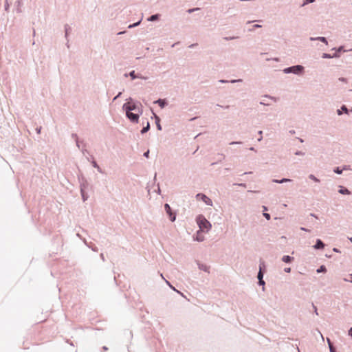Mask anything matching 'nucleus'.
Masks as SVG:
<instances>
[{
  "label": "nucleus",
  "mask_w": 352,
  "mask_h": 352,
  "mask_svg": "<svg viewBox=\"0 0 352 352\" xmlns=\"http://www.w3.org/2000/svg\"><path fill=\"white\" fill-rule=\"evenodd\" d=\"M126 102L122 105V109L124 111H133L139 112L140 109H142V105L140 102L134 100L132 98L129 97L126 100Z\"/></svg>",
  "instance_id": "obj_1"
},
{
  "label": "nucleus",
  "mask_w": 352,
  "mask_h": 352,
  "mask_svg": "<svg viewBox=\"0 0 352 352\" xmlns=\"http://www.w3.org/2000/svg\"><path fill=\"white\" fill-rule=\"evenodd\" d=\"M196 221L201 232H208L212 228L210 222L203 214H199Z\"/></svg>",
  "instance_id": "obj_2"
},
{
  "label": "nucleus",
  "mask_w": 352,
  "mask_h": 352,
  "mask_svg": "<svg viewBox=\"0 0 352 352\" xmlns=\"http://www.w3.org/2000/svg\"><path fill=\"white\" fill-rule=\"evenodd\" d=\"M283 71L285 74H294L296 75H302L305 72V67L301 65H296L286 67Z\"/></svg>",
  "instance_id": "obj_3"
},
{
  "label": "nucleus",
  "mask_w": 352,
  "mask_h": 352,
  "mask_svg": "<svg viewBox=\"0 0 352 352\" xmlns=\"http://www.w3.org/2000/svg\"><path fill=\"white\" fill-rule=\"evenodd\" d=\"M126 117L133 123H138L140 116L143 113V109H140L139 112L133 113L132 111H125Z\"/></svg>",
  "instance_id": "obj_4"
},
{
  "label": "nucleus",
  "mask_w": 352,
  "mask_h": 352,
  "mask_svg": "<svg viewBox=\"0 0 352 352\" xmlns=\"http://www.w3.org/2000/svg\"><path fill=\"white\" fill-rule=\"evenodd\" d=\"M164 210L166 214L168 215L169 219L171 222H174L176 219V212H174L168 204H164Z\"/></svg>",
  "instance_id": "obj_5"
},
{
  "label": "nucleus",
  "mask_w": 352,
  "mask_h": 352,
  "mask_svg": "<svg viewBox=\"0 0 352 352\" xmlns=\"http://www.w3.org/2000/svg\"><path fill=\"white\" fill-rule=\"evenodd\" d=\"M196 199L198 200H201L207 206H212V200L208 197H207L205 194L197 193L196 195Z\"/></svg>",
  "instance_id": "obj_6"
},
{
  "label": "nucleus",
  "mask_w": 352,
  "mask_h": 352,
  "mask_svg": "<svg viewBox=\"0 0 352 352\" xmlns=\"http://www.w3.org/2000/svg\"><path fill=\"white\" fill-rule=\"evenodd\" d=\"M78 180L80 182V191H86L89 187V183L83 176H79Z\"/></svg>",
  "instance_id": "obj_7"
},
{
  "label": "nucleus",
  "mask_w": 352,
  "mask_h": 352,
  "mask_svg": "<svg viewBox=\"0 0 352 352\" xmlns=\"http://www.w3.org/2000/svg\"><path fill=\"white\" fill-rule=\"evenodd\" d=\"M326 244L320 239H317L316 243L313 245V248L317 250H323Z\"/></svg>",
  "instance_id": "obj_8"
},
{
  "label": "nucleus",
  "mask_w": 352,
  "mask_h": 352,
  "mask_svg": "<svg viewBox=\"0 0 352 352\" xmlns=\"http://www.w3.org/2000/svg\"><path fill=\"white\" fill-rule=\"evenodd\" d=\"M352 111V109L349 110L345 104H342L340 109H337L336 112L338 116H341L342 113L349 114Z\"/></svg>",
  "instance_id": "obj_9"
},
{
  "label": "nucleus",
  "mask_w": 352,
  "mask_h": 352,
  "mask_svg": "<svg viewBox=\"0 0 352 352\" xmlns=\"http://www.w3.org/2000/svg\"><path fill=\"white\" fill-rule=\"evenodd\" d=\"M154 103L157 104L159 107L162 109L164 108L168 105V101L166 99L159 98L154 102Z\"/></svg>",
  "instance_id": "obj_10"
},
{
  "label": "nucleus",
  "mask_w": 352,
  "mask_h": 352,
  "mask_svg": "<svg viewBox=\"0 0 352 352\" xmlns=\"http://www.w3.org/2000/svg\"><path fill=\"white\" fill-rule=\"evenodd\" d=\"M340 55L338 53H334L333 54H330L328 53H323L322 55V58H339Z\"/></svg>",
  "instance_id": "obj_11"
},
{
  "label": "nucleus",
  "mask_w": 352,
  "mask_h": 352,
  "mask_svg": "<svg viewBox=\"0 0 352 352\" xmlns=\"http://www.w3.org/2000/svg\"><path fill=\"white\" fill-rule=\"evenodd\" d=\"M258 272H262L265 273L266 272V265L263 259H260L259 261V266H258Z\"/></svg>",
  "instance_id": "obj_12"
},
{
  "label": "nucleus",
  "mask_w": 352,
  "mask_h": 352,
  "mask_svg": "<svg viewBox=\"0 0 352 352\" xmlns=\"http://www.w3.org/2000/svg\"><path fill=\"white\" fill-rule=\"evenodd\" d=\"M83 242L90 249H91L92 251L94 252H98V248L95 245V244H93L92 243H88L86 241L85 239H83Z\"/></svg>",
  "instance_id": "obj_13"
},
{
  "label": "nucleus",
  "mask_w": 352,
  "mask_h": 352,
  "mask_svg": "<svg viewBox=\"0 0 352 352\" xmlns=\"http://www.w3.org/2000/svg\"><path fill=\"white\" fill-rule=\"evenodd\" d=\"M197 265H198V268L200 270H202L204 272H208V273L210 272H209V267L208 265H206V264L197 262Z\"/></svg>",
  "instance_id": "obj_14"
},
{
  "label": "nucleus",
  "mask_w": 352,
  "mask_h": 352,
  "mask_svg": "<svg viewBox=\"0 0 352 352\" xmlns=\"http://www.w3.org/2000/svg\"><path fill=\"white\" fill-rule=\"evenodd\" d=\"M129 76L131 77V80H135L136 78H144V77H142L140 74H135V72L134 70L130 72L129 73Z\"/></svg>",
  "instance_id": "obj_15"
},
{
  "label": "nucleus",
  "mask_w": 352,
  "mask_h": 352,
  "mask_svg": "<svg viewBox=\"0 0 352 352\" xmlns=\"http://www.w3.org/2000/svg\"><path fill=\"white\" fill-rule=\"evenodd\" d=\"M90 157H91V163L92 164V166L97 168L98 171L100 173H103V171L102 170V168L98 166V164H97V162L94 160V157L93 155H91Z\"/></svg>",
  "instance_id": "obj_16"
},
{
  "label": "nucleus",
  "mask_w": 352,
  "mask_h": 352,
  "mask_svg": "<svg viewBox=\"0 0 352 352\" xmlns=\"http://www.w3.org/2000/svg\"><path fill=\"white\" fill-rule=\"evenodd\" d=\"M311 41H320L326 45L328 44V41L326 37L324 36H318V37H310Z\"/></svg>",
  "instance_id": "obj_17"
},
{
  "label": "nucleus",
  "mask_w": 352,
  "mask_h": 352,
  "mask_svg": "<svg viewBox=\"0 0 352 352\" xmlns=\"http://www.w3.org/2000/svg\"><path fill=\"white\" fill-rule=\"evenodd\" d=\"M294 258L289 255H285L282 257L281 260L283 262L286 263H290L294 261Z\"/></svg>",
  "instance_id": "obj_18"
},
{
  "label": "nucleus",
  "mask_w": 352,
  "mask_h": 352,
  "mask_svg": "<svg viewBox=\"0 0 352 352\" xmlns=\"http://www.w3.org/2000/svg\"><path fill=\"white\" fill-rule=\"evenodd\" d=\"M332 50H335L336 51L335 53H338L340 55L341 52H347V51H352V49L349 50H344V46L341 45V46H339L338 47H333V48H332Z\"/></svg>",
  "instance_id": "obj_19"
},
{
  "label": "nucleus",
  "mask_w": 352,
  "mask_h": 352,
  "mask_svg": "<svg viewBox=\"0 0 352 352\" xmlns=\"http://www.w3.org/2000/svg\"><path fill=\"white\" fill-rule=\"evenodd\" d=\"M153 115L155 116V124H156L157 129L159 130V131H162V126L160 124V117L156 116L154 113H153Z\"/></svg>",
  "instance_id": "obj_20"
},
{
  "label": "nucleus",
  "mask_w": 352,
  "mask_h": 352,
  "mask_svg": "<svg viewBox=\"0 0 352 352\" xmlns=\"http://www.w3.org/2000/svg\"><path fill=\"white\" fill-rule=\"evenodd\" d=\"M292 182V179H288V178H283L281 179H272V182L276 183V184H283L285 182Z\"/></svg>",
  "instance_id": "obj_21"
},
{
  "label": "nucleus",
  "mask_w": 352,
  "mask_h": 352,
  "mask_svg": "<svg viewBox=\"0 0 352 352\" xmlns=\"http://www.w3.org/2000/svg\"><path fill=\"white\" fill-rule=\"evenodd\" d=\"M160 16L161 15L160 14H152L147 19V20L148 21H156L160 19Z\"/></svg>",
  "instance_id": "obj_22"
},
{
  "label": "nucleus",
  "mask_w": 352,
  "mask_h": 352,
  "mask_svg": "<svg viewBox=\"0 0 352 352\" xmlns=\"http://www.w3.org/2000/svg\"><path fill=\"white\" fill-rule=\"evenodd\" d=\"M340 189L338 190L339 193L342 195H350L351 192L345 187L340 186Z\"/></svg>",
  "instance_id": "obj_23"
},
{
  "label": "nucleus",
  "mask_w": 352,
  "mask_h": 352,
  "mask_svg": "<svg viewBox=\"0 0 352 352\" xmlns=\"http://www.w3.org/2000/svg\"><path fill=\"white\" fill-rule=\"evenodd\" d=\"M64 28H65V37L66 39H67L69 34L72 31V28L70 27L69 25L65 24L64 26Z\"/></svg>",
  "instance_id": "obj_24"
},
{
  "label": "nucleus",
  "mask_w": 352,
  "mask_h": 352,
  "mask_svg": "<svg viewBox=\"0 0 352 352\" xmlns=\"http://www.w3.org/2000/svg\"><path fill=\"white\" fill-rule=\"evenodd\" d=\"M22 1L23 0H16L15 2V6L16 7V11L17 13L21 12V6H22Z\"/></svg>",
  "instance_id": "obj_25"
},
{
  "label": "nucleus",
  "mask_w": 352,
  "mask_h": 352,
  "mask_svg": "<svg viewBox=\"0 0 352 352\" xmlns=\"http://www.w3.org/2000/svg\"><path fill=\"white\" fill-rule=\"evenodd\" d=\"M150 128H151V126H150V123H149V122H148V121H147V122H146V126H144V127L142 129V130H141L140 133H141L142 134H144V133H147V132L149 131Z\"/></svg>",
  "instance_id": "obj_26"
},
{
  "label": "nucleus",
  "mask_w": 352,
  "mask_h": 352,
  "mask_svg": "<svg viewBox=\"0 0 352 352\" xmlns=\"http://www.w3.org/2000/svg\"><path fill=\"white\" fill-rule=\"evenodd\" d=\"M327 343L329 345L330 352H336V349L333 346V343L331 342V340L329 338H327Z\"/></svg>",
  "instance_id": "obj_27"
},
{
  "label": "nucleus",
  "mask_w": 352,
  "mask_h": 352,
  "mask_svg": "<svg viewBox=\"0 0 352 352\" xmlns=\"http://www.w3.org/2000/svg\"><path fill=\"white\" fill-rule=\"evenodd\" d=\"M316 272L317 273H325L327 272V268L324 265H320L317 270H316Z\"/></svg>",
  "instance_id": "obj_28"
},
{
  "label": "nucleus",
  "mask_w": 352,
  "mask_h": 352,
  "mask_svg": "<svg viewBox=\"0 0 352 352\" xmlns=\"http://www.w3.org/2000/svg\"><path fill=\"white\" fill-rule=\"evenodd\" d=\"M80 194L83 201H85L88 199L89 195L86 191H80Z\"/></svg>",
  "instance_id": "obj_29"
},
{
  "label": "nucleus",
  "mask_w": 352,
  "mask_h": 352,
  "mask_svg": "<svg viewBox=\"0 0 352 352\" xmlns=\"http://www.w3.org/2000/svg\"><path fill=\"white\" fill-rule=\"evenodd\" d=\"M141 21H142V19H140L138 21H137V22H135V23H132V24H130V25L128 26V28H129V29H132V28H135V27H138V26L140 24Z\"/></svg>",
  "instance_id": "obj_30"
},
{
  "label": "nucleus",
  "mask_w": 352,
  "mask_h": 352,
  "mask_svg": "<svg viewBox=\"0 0 352 352\" xmlns=\"http://www.w3.org/2000/svg\"><path fill=\"white\" fill-rule=\"evenodd\" d=\"M333 172L338 175H341L343 172V169H342L339 166H337L333 168Z\"/></svg>",
  "instance_id": "obj_31"
},
{
  "label": "nucleus",
  "mask_w": 352,
  "mask_h": 352,
  "mask_svg": "<svg viewBox=\"0 0 352 352\" xmlns=\"http://www.w3.org/2000/svg\"><path fill=\"white\" fill-rule=\"evenodd\" d=\"M309 178L310 179L313 180V181H314V182H318H318H320V179H318V178H317L314 175H313V174H310V175H309Z\"/></svg>",
  "instance_id": "obj_32"
},
{
  "label": "nucleus",
  "mask_w": 352,
  "mask_h": 352,
  "mask_svg": "<svg viewBox=\"0 0 352 352\" xmlns=\"http://www.w3.org/2000/svg\"><path fill=\"white\" fill-rule=\"evenodd\" d=\"M200 10H201L200 8H190V9L187 10L186 12L189 14H191V13H193L194 12L198 11Z\"/></svg>",
  "instance_id": "obj_33"
},
{
  "label": "nucleus",
  "mask_w": 352,
  "mask_h": 352,
  "mask_svg": "<svg viewBox=\"0 0 352 352\" xmlns=\"http://www.w3.org/2000/svg\"><path fill=\"white\" fill-rule=\"evenodd\" d=\"M316 0H304L303 1V3L301 4V6L303 7L309 3H314L315 2Z\"/></svg>",
  "instance_id": "obj_34"
},
{
  "label": "nucleus",
  "mask_w": 352,
  "mask_h": 352,
  "mask_svg": "<svg viewBox=\"0 0 352 352\" xmlns=\"http://www.w3.org/2000/svg\"><path fill=\"white\" fill-rule=\"evenodd\" d=\"M76 142V146L80 148V144H82L83 146H85V144L83 142V141H80L79 139H77L76 140H75Z\"/></svg>",
  "instance_id": "obj_35"
},
{
  "label": "nucleus",
  "mask_w": 352,
  "mask_h": 352,
  "mask_svg": "<svg viewBox=\"0 0 352 352\" xmlns=\"http://www.w3.org/2000/svg\"><path fill=\"white\" fill-rule=\"evenodd\" d=\"M262 26L261 25H258V24H255L251 28H250L248 30L249 32H253L255 29L256 28H261Z\"/></svg>",
  "instance_id": "obj_36"
},
{
  "label": "nucleus",
  "mask_w": 352,
  "mask_h": 352,
  "mask_svg": "<svg viewBox=\"0 0 352 352\" xmlns=\"http://www.w3.org/2000/svg\"><path fill=\"white\" fill-rule=\"evenodd\" d=\"M4 8H5V10L6 12H9V9H10V4L8 1V0H6L5 1V4H4Z\"/></svg>",
  "instance_id": "obj_37"
},
{
  "label": "nucleus",
  "mask_w": 352,
  "mask_h": 352,
  "mask_svg": "<svg viewBox=\"0 0 352 352\" xmlns=\"http://www.w3.org/2000/svg\"><path fill=\"white\" fill-rule=\"evenodd\" d=\"M264 274L265 273H263L262 272H258V274H257V278H258V280L263 279Z\"/></svg>",
  "instance_id": "obj_38"
},
{
  "label": "nucleus",
  "mask_w": 352,
  "mask_h": 352,
  "mask_svg": "<svg viewBox=\"0 0 352 352\" xmlns=\"http://www.w3.org/2000/svg\"><path fill=\"white\" fill-rule=\"evenodd\" d=\"M263 215L267 220H270L271 219V215L267 212H263Z\"/></svg>",
  "instance_id": "obj_39"
},
{
  "label": "nucleus",
  "mask_w": 352,
  "mask_h": 352,
  "mask_svg": "<svg viewBox=\"0 0 352 352\" xmlns=\"http://www.w3.org/2000/svg\"><path fill=\"white\" fill-rule=\"evenodd\" d=\"M237 36H229V37H224L223 39L226 41H231L237 38Z\"/></svg>",
  "instance_id": "obj_40"
},
{
  "label": "nucleus",
  "mask_w": 352,
  "mask_h": 352,
  "mask_svg": "<svg viewBox=\"0 0 352 352\" xmlns=\"http://www.w3.org/2000/svg\"><path fill=\"white\" fill-rule=\"evenodd\" d=\"M294 154H295L296 155H300V156H303V155H305V153L304 152H302V151H296V152H295V153H294Z\"/></svg>",
  "instance_id": "obj_41"
},
{
  "label": "nucleus",
  "mask_w": 352,
  "mask_h": 352,
  "mask_svg": "<svg viewBox=\"0 0 352 352\" xmlns=\"http://www.w3.org/2000/svg\"><path fill=\"white\" fill-rule=\"evenodd\" d=\"M242 82V79H234V80H229V82H230V83H235V82Z\"/></svg>",
  "instance_id": "obj_42"
},
{
  "label": "nucleus",
  "mask_w": 352,
  "mask_h": 352,
  "mask_svg": "<svg viewBox=\"0 0 352 352\" xmlns=\"http://www.w3.org/2000/svg\"><path fill=\"white\" fill-rule=\"evenodd\" d=\"M258 280V284L259 285H261V286H264L265 285V282L263 280V279H261V280L260 279V280Z\"/></svg>",
  "instance_id": "obj_43"
},
{
  "label": "nucleus",
  "mask_w": 352,
  "mask_h": 352,
  "mask_svg": "<svg viewBox=\"0 0 352 352\" xmlns=\"http://www.w3.org/2000/svg\"><path fill=\"white\" fill-rule=\"evenodd\" d=\"M264 97H265V98H270V99L273 100L274 102H276V101H277V98H275V97H272V96H269V95H265V96H264Z\"/></svg>",
  "instance_id": "obj_44"
},
{
  "label": "nucleus",
  "mask_w": 352,
  "mask_h": 352,
  "mask_svg": "<svg viewBox=\"0 0 352 352\" xmlns=\"http://www.w3.org/2000/svg\"><path fill=\"white\" fill-rule=\"evenodd\" d=\"M258 135H261V137H260L259 138H258V140H258V142H261V141L262 140V139H263V137H262V135H263V131H258Z\"/></svg>",
  "instance_id": "obj_45"
},
{
  "label": "nucleus",
  "mask_w": 352,
  "mask_h": 352,
  "mask_svg": "<svg viewBox=\"0 0 352 352\" xmlns=\"http://www.w3.org/2000/svg\"><path fill=\"white\" fill-rule=\"evenodd\" d=\"M149 150H147L146 152L144 153L143 156L146 158L149 157Z\"/></svg>",
  "instance_id": "obj_46"
},
{
  "label": "nucleus",
  "mask_w": 352,
  "mask_h": 352,
  "mask_svg": "<svg viewBox=\"0 0 352 352\" xmlns=\"http://www.w3.org/2000/svg\"><path fill=\"white\" fill-rule=\"evenodd\" d=\"M312 307H313L314 310V314L318 316V312L317 307L314 305V303H312Z\"/></svg>",
  "instance_id": "obj_47"
},
{
  "label": "nucleus",
  "mask_w": 352,
  "mask_h": 352,
  "mask_svg": "<svg viewBox=\"0 0 352 352\" xmlns=\"http://www.w3.org/2000/svg\"><path fill=\"white\" fill-rule=\"evenodd\" d=\"M122 95V92H119L113 99V101H115L116 100H117L118 98H120Z\"/></svg>",
  "instance_id": "obj_48"
},
{
  "label": "nucleus",
  "mask_w": 352,
  "mask_h": 352,
  "mask_svg": "<svg viewBox=\"0 0 352 352\" xmlns=\"http://www.w3.org/2000/svg\"><path fill=\"white\" fill-rule=\"evenodd\" d=\"M242 144V142H239H239H236H236H235V141H234V142H231L230 143V145H234V144Z\"/></svg>",
  "instance_id": "obj_49"
},
{
  "label": "nucleus",
  "mask_w": 352,
  "mask_h": 352,
  "mask_svg": "<svg viewBox=\"0 0 352 352\" xmlns=\"http://www.w3.org/2000/svg\"><path fill=\"white\" fill-rule=\"evenodd\" d=\"M72 138L73 139H74L75 140H76L77 139H78V135H77V134H76V133H72Z\"/></svg>",
  "instance_id": "obj_50"
},
{
  "label": "nucleus",
  "mask_w": 352,
  "mask_h": 352,
  "mask_svg": "<svg viewBox=\"0 0 352 352\" xmlns=\"http://www.w3.org/2000/svg\"><path fill=\"white\" fill-rule=\"evenodd\" d=\"M234 185H237V186H241V187H246V184H245V183H239V184H235Z\"/></svg>",
  "instance_id": "obj_51"
},
{
  "label": "nucleus",
  "mask_w": 352,
  "mask_h": 352,
  "mask_svg": "<svg viewBox=\"0 0 352 352\" xmlns=\"http://www.w3.org/2000/svg\"><path fill=\"white\" fill-rule=\"evenodd\" d=\"M339 80L341 81V82H346L347 79L344 78V77H340V78H339Z\"/></svg>",
  "instance_id": "obj_52"
},
{
  "label": "nucleus",
  "mask_w": 352,
  "mask_h": 352,
  "mask_svg": "<svg viewBox=\"0 0 352 352\" xmlns=\"http://www.w3.org/2000/svg\"><path fill=\"white\" fill-rule=\"evenodd\" d=\"M350 276H351V279L349 280V279H346V278H344V280L346 281V282H350L352 283V273L350 274Z\"/></svg>",
  "instance_id": "obj_53"
},
{
  "label": "nucleus",
  "mask_w": 352,
  "mask_h": 352,
  "mask_svg": "<svg viewBox=\"0 0 352 352\" xmlns=\"http://www.w3.org/2000/svg\"><path fill=\"white\" fill-rule=\"evenodd\" d=\"M300 230L305 231V232H310V230L305 228V227H300Z\"/></svg>",
  "instance_id": "obj_54"
},
{
  "label": "nucleus",
  "mask_w": 352,
  "mask_h": 352,
  "mask_svg": "<svg viewBox=\"0 0 352 352\" xmlns=\"http://www.w3.org/2000/svg\"><path fill=\"white\" fill-rule=\"evenodd\" d=\"M195 240H196L197 241H202L204 240V237L203 236H201V237L197 236Z\"/></svg>",
  "instance_id": "obj_55"
},
{
  "label": "nucleus",
  "mask_w": 352,
  "mask_h": 352,
  "mask_svg": "<svg viewBox=\"0 0 352 352\" xmlns=\"http://www.w3.org/2000/svg\"><path fill=\"white\" fill-rule=\"evenodd\" d=\"M333 251L336 253H340V250L337 248H333Z\"/></svg>",
  "instance_id": "obj_56"
},
{
  "label": "nucleus",
  "mask_w": 352,
  "mask_h": 352,
  "mask_svg": "<svg viewBox=\"0 0 352 352\" xmlns=\"http://www.w3.org/2000/svg\"><path fill=\"white\" fill-rule=\"evenodd\" d=\"M348 335L352 338V327L349 329Z\"/></svg>",
  "instance_id": "obj_57"
},
{
  "label": "nucleus",
  "mask_w": 352,
  "mask_h": 352,
  "mask_svg": "<svg viewBox=\"0 0 352 352\" xmlns=\"http://www.w3.org/2000/svg\"><path fill=\"white\" fill-rule=\"evenodd\" d=\"M284 271L286 272V273H289L291 272V268L290 267H285L284 269Z\"/></svg>",
  "instance_id": "obj_58"
},
{
  "label": "nucleus",
  "mask_w": 352,
  "mask_h": 352,
  "mask_svg": "<svg viewBox=\"0 0 352 352\" xmlns=\"http://www.w3.org/2000/svg\"><path fill=\"white\" fill-rule=\"evenodd\" d=\"M41 126H39V127H36V131L38 134H39L41 133Z\"/></svg>",
  "instance_id": "obj_59"
},
{
  "label": "nucleus",
  "mask_w": 352,
  "mask_h": 352,
  "mask_svg": "<svg viewBox=\"0 0 352 352\" xmlns=\"http://www.w3.org/2000/svg\"><path fill=\"white\" fill-rule=\"evenodd\" d=\"M156 192H157V194H159V195H160V193H161V190H160V185H159V184H157V191H156Z\"/></svg>",
  "instance_id": "obj_60"
},
{
  "label": "nucleus",
  "mask_w": 352,
  "mask_h": 352,
  "mask_svg": "<svg viewBox=\"0 0 352 352\" xmlns=\"http://www.w3.org/2000/svg\"><path fill=\"white\" fill-rule=\"evenodd\" d=\"M82 153L85 155V153H89V151L85 148H82Z\"/></svg>",
  "instance_id": "obj_61"
},
{
  "label": "nucleus",
  "mask_w": 352,
  "mask_h": 352,
  "mask_svg": "<svg viewBox=\"0 0 352 352\" xmlns=\"http://www.w3.org/2000/svg\"><path fill=\"white\" fill-rule=\"evenodd\" d=\"M260 104H262V105H266V106L270 105V104L266 103V102H264V101H261V102H260Z\"/></svg>",
  "instance_id": "obj_62"
},
{
  "label": "nucleus",
  "mask_w": 352,
  "mask_h": 352,
  "mask_svg": "<svg viewBox=\"0 0 352 352\" xmlns=\"http://www.w3.org/2000/svg\"><path fill=\"white\" fill-rule=\"evenodd\" d=\"M219 82H221V83H227V82H229V80H220Z\"/></svg>",
  "instance_id": "obj_63"
},
{
  "label": "nucleus",
  "mask_w": 352,
  "mask_h": 352,
  "mask_svg": "<svg viewBox=\"0 0 352 352\" xmlns=\"http://www.w3.org/2000/svg\"><path fill=\"white\" fill-rule=\"evenodd\" d=\"M100 256L101 259H102L103 261H105V258H104V254H103V253H101V254H100Z\"/></svg>",
  "instance_id": "obj_64"
}]
</instances>
